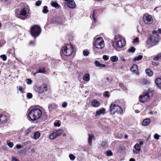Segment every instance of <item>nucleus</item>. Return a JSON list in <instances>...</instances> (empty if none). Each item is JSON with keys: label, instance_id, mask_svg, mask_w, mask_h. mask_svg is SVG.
Segmentation results:
<instances>
[{"label": "nucleus", "instance_id": "35", "mask_svg": "<svg viewBox=\"0 0 161 161\" xmlns=\"http://www.w3.org/2000/svg\"><path fill=\"white\" fill-rule=\"evenodd\" d=\"M7 145L9 146V147L11 148L13 147L14 144L13 143L10 142L9 141H7L6 142Z\"/></svg>", "mask_w": 161, "mask_h": 161}, {"label": "nucleus", "instance_id": "26", "mask_svg": "<svg viewBox=\"0 0 161 161\" xmlns=\"http://www.w3.org/2000/svg\"><path fill=\"white\" fill-rule=\"evenodd\" d=\"M146 73L147 75L148 76H151L153 75V72L150 69H147L146 70Z\"/></svg>", "mask_w": 161, "mask_h": 161}, {"label": "nucleus", "instance_id": "54", "mask_svg": "<svg viewBox=\"0 0 161 161\" xmlns=\"http://www.w3.org/2000/svg\"><path fill=\"white\" fill-rule=\"evenodd\" d=\"M12 161H19V159H17L16 158L14 157H12Z\"/></svg>", "mask_w": 161, "mask_h": 161}, {"label": "nucleus", "instance_id": "5", "mask_svg": "<svg viewBox=\"0 0 161 161\" xmlns=\"http://www.w3.org/2000/svg\"><path fill=\"white\" fill-rule=\"evenodd\" d=\"M114 42L116 46L119 48H122L125 45V39L119 35H117L114 38Z\"/></svg>", "mask_w": 161, "mask_h": 161}, {"label": "nucleus", "instance_id": "49", "mask_svg": "<svg viewBox=\"0 0 161 161\" xmlns=\"http://www.w3.org/2000/svg\"><path fill=\"white\" fill-rule=\"evenodd\" d=\"M27 96L29 98H31L32 97V94L31 93H28Z\"/></svg>", "mask_w": 161, "mask_h": 161}, {"label": "nucleus", "instance_id": "2", "mask_svg": "<svg viewBox=\"0 0 161 161\" xmlns=\"http://www.w3.org/2000/svg\"><path fill=\"white\" fill-rule=\"evenodd\" d=\"M42 112L39 109L35 108L30 110L28 113V116L32 121H35L39 119L41 116Z\"/></svg>", "mask_w": 161, "mask_h": 161}, {"label": "nucleus", "instance_id": "8", "mask_svg": "<svg viewBox=\"0 0 161 161\" xmlns=\"http://www.w3.org/2000/svg\"><path fill=\"white\" fill-rule=\"evenodd\" d=\"M34 89L38 94H41L47 91V86L46 84H43L40 86H35L34 87Z\"/></svg>", "mask_w": 161, "mask_h": 161}, {"label": "nucleus", "instance_id": "53", "mask_svg": "<svg viewBox=\"0 0 161 161\" xmlns=\"http://www.w3.org/2000/svg\"><path fill=\"white\" fill-rule=\"evenodd\" d=\"M107 80L108 82L109 83H111V82H112V81L113 80V79L112 78H107Z\"/></svg>", "mask_w": 161, "mask_h": 161}, {"label": "nucleus", "instance_id": "22", "mask_svg": "<svg viewBox=\"0 0 161 161\" xmlns=\"http://www.w3.org/2000/svg\"><path fill=\"white\" fill-rule=\"evenodd\" d=\"M155 82L158 87L161 89V79L157 78L156 79Z\"/></svg>", "mask_w": 161, "mask_h": 161}, {"label": "nucleus", "instance_id": "44", "mask_svg": "<svg viewBox=\"0 0 161 161\" xmlns=\"http://www.w3.org/2000/svg\"><path fill=\"white\" fill-rule=\"evenodd\" d=\"M26 81L28 84H31L32 81L31 79H26Z\"/></svg>", "mask_w": 161, "mask_h": 161}, {"label": "nucleus", "instance_id": "24", "mask_svg": "<svg viewBox=\"0 0 161 161\" xmlns=\"http://www.w3.org/2000/svg\"><path fill=\"white\" fill-rule=\"evenodd\" d=\"M46 72V71L44 68H41L38 69L37 71L35 73L34 75L38 73H45Z\"/></svg>", "mask_w": 161, "mask_h": 161}, {"label": "nucleus", "instance_id": "15", "mask_svg": "<svg viewBox=\"0 0 161 161\" xmlns=\"http://www.w3.org/2000/svg\"><path fill=\"white\" fill-rule=\"evenodd\" d=\"M130 70L131 72L134 73H135L137 75H138V66L136 64H133L132 67H131Z\"/></svg>", "mask_w": 161, "mask_h": 161}, {"label": "nucleus", "instance_id": "13", "mask_svg": "<svg viewBox=\"0 0 161 161\" xmlns=\"http://www.w3.org/2000/svg\"><path fill=\"white\" fill-rule=\"evenodd\" d=\"M67 3L68 7L70 8H74L75 7V3L73 0H64Z\"/></svg>", "mask_w": 161, "mask_h": 161}, {"label": "nucleus", "instance_id": "32", "mask_svg": "<svg viewBox=\"0 0 161 161\" xmlns=\"http://www.w3.org/2000/svg\"><path fill=\"white\" fill-rule=\"evenodd\" d=\"M51 5L52 6L55 7L56 8H58L59 6L58 4L55 2H52L51 3Z\"/></svg>", "mask_w": 161, "mask_h": 161}, {"label": "nucleus", "instance_id": "27", "mask_svg": "<svg viewBox=\"0 0 161 161\" xmlns=\"http://www.w3.org/2000/svg\"><path fill=\"white\" fill-rule=\"evenodd\" d=\"M110 60L112 62H116L118 60V58L116 56H114L110 58Z\"/></svg>", "mask_w": 161, "mask_h": 161}, {"label": "nucleus", "instance_id": "1", "mask_svg": "<svg viewBox=\"0 0 161 161\" xmlns=\"http://www.w3.org/2000/svg\"><path fill=\"white\" fill-rule=\"evenodd\" d=\"M159 39L160 37L157 31H153L147 39L146 46L149 48L156 45L159 42Z\"/></svg>", "mask_w": 161, "mask_h": 161}, {"label": "nucleus", "instance_id": "56", "mask_svg": "<svg viewBox=\"0 0 161 161\" xmlns=\"http://www.w3.org/2000/svg\"><path fill=\"white\" fill-rule=\"evenodd\" d=\"M152 64L153 65H157L158 64V63L157 62H152Z\"/></svg>", "mask_w": 161, "mask_h": 161}, {"label": "nucleus", "instance_id": "10", "mask_svg": "<svg viewBox=\"0 0 161 161\" xmlns=\"http://www.w3.org/2000/svg\"><path fill=\"white\" fill-rule=\"evenodd\" d=\"M29 8L27 5L25 6L21 10V19L25 20L28 16L27 14L29 13Z\"/></svg>", "mask_w": 161, "mask_h": 161}, {"label": "nucleus", "instance_id": "9", "mask_svg": "<svg viewBox=\"0 0 161 161\" xmlns=\"http://www.w3.org/2000/svg\"><path fill=\"white\" fill-rule=\"evenodd\" d=\"M152 96V93L151 92H145L143 93L142 95L139 97L140 101L142 103H144L149 100L150 96Z\"/></svg>", "mask_w": 161, "mask_h": 161}, {"label": "nucleus", "instance_id": "48", "mask_svg": "<svg viewBox=\"0 0 161 161\" xmlns=\"http://www.w3.org/2000/svg\"><path fill=\"white\" fill-rule=\"evenodd\" d=\"M67 103L66 102H63V103H62V107L63 108H65L67 107Z\"/></svg>", "mask_w": 161, "mask_h": 161}, {"label": "nucleus", "instance_id": "50", "mask_svg": "<svg viewBox=\"0 0 161 161\" xmlns=\"http://www.w3.org/2000/svg\"><path fill=\"white\" fill-rule=\"evenodd\" d=\"M31 131V128H29L27 129V130L25 131V134L26 135H28L29 133H30Z\"/></svg>", "mask_w": 161, "mask_h": 161}, {"label": "nucleus", "instance_id": "42", "mask_svg": "<svg viewBox=\"0 0 161 161\" xmlns=\"http://www.w3.org/2000/svg\"><path fill=\"white\" fill-rule=\"evenodd\" d=\"M15 14L16 17L20 18V12L19 11H16Z\"/></svg>", "mask_w": 161, "mask_h": 161}, {"label": "nucleus", "instance_id": "25", "mask_svg": "<svg viewBox=\"0 0 161 161\" xmlns=\"http://www.w3.org/2000/svg\"><path fill=\"white\" fill-rule=\"evenodd\" d=\"M41 135L40 133L38 131H36L34 133L33 138L35 140H37L39 138Z\"/></svg>", "mask_w": 161, "mask_h": 161}, {"label": "nucleus", "instance_id": "37", "mask_svg": "<svg viewBox=\"0 0 161 161\" xmlns=\"http://www.w3.org/2000/svg\"><path fill=\"white\" fill-rule=\"evenodd\" d=\"M136 49L134 47H132L130 48H129L128 51L129 52H131L132 53H134Z\"/></svg>", "mask_w": 161, "mask_h": 161}, {"label": "nucleus", "instance_id": "47", "mask_svg": "<svg viewBox=\"0 0 161 161\" xmlns=\"http://www.w3.org/2000/svg\"><path fill=\"white\" fill-rule=\"evenodd\" d=\"M160 136L158 135L157 134L155 133L154 136V138L158 140L159 139V137Z\"/></svg>", "mask_w": 161, "mask_h": 161}, {"label": "nucleus", "instance_id": "51", "mask_svg": "<svg viewBox=\"0 0 161 161\" xmlns=\"http://www.w3.org/2000/svg\"><path fill=\"white\" fill-rule=\"evenodd\" d=\"M42 2L40 1H37L36 3V6H40Z\"/></svg>", "mask_w": 161, "mask_h": 161}, {"label": "nucleus", "instance_id": "61", "mask_svg": "<svg viewBox=\"0 0 161 161\" xmlns=\"http://www.w3.org/2000/svg\"><path fill=\"white\" fill-rule=\"evenodd\" d=\"M130 161H135V159L134 158H131L130 159Z\"/></svg>", "mask_w": 161, "mask_h": 161}, {"label": "nucleus", "instance_id": "39", "mask_svg": "<svg viewBox=\"0 0 161 161\" xmlns=\"http://www.w3.org/2000/svg\"><path fill=\"white\" fill-rule=\"evenodd\" d=\"M54 125L55 126L60 127L61 125L59 120H57L54 123Z\"/></svg>", "mask_w": 161, "mask_h": 161}, {"label": "nucleus", "instance_id": "62", "mask_svg": "<svg viewBox=\"0 0 161 161\" xmlns=\"http://www.w3.org/2000/svg\"><path fill=\"white\" fill-rule=\"evenodd\" d=\"M17 91L18 90L20 91V86H17Z\"/></svg>", "mask_w": 161, "mask_h": 161}, {"label": "nucleus", "instance_id": "28", "mask_svg": "<svg viewBox=\"0 0 161 161\" xmlns=\"http://www.w3.org/2000/svg\"><path fill=\"white\" fill-rule=\"evenodd\" d=\"M134 148L138 152L141 150V146L138 144H136L134 146Z\"/></svg>", "mask_w": 161, "mask_h": 161}, {"label": "nucleus", "instance_id": "60", "mask_svg": "<svg viewBox=\"0 0 161 161\" xmlns=\"http://www.w3.org/2000/svg\"><path fill=\"white\" fill-rule=\"evenodd\" d=\"M16 148L17 149H19L20 148V145H17L16 146Z\"/></svg>", "mask_w": 161, "mask_h": 161}, {"label": "nucleus", "instance_id": "7", "mask_svg": "<svg viewBox=\"0 0 161 161\" xmlns=\"http://www.w3.org/2000/svg\"><path fill=\"white\" fill-rule=\"evenodd\" d=\"M41 31V27L39 26L35 25L32 26L31 29V33L35 39L40 34Z\"/></svg>", "mask_w": 161, "mask_h": 161}, {"label": "nucleus", "instance_id": "20", "mask_svg": "<svg viewBox=\"0 0 161 161\" xmlns=\"http://www.w3.org/2000/svg\"><path fill=\"white\" fill-rule=\"evenodd\" d=\"M89 138L88 139V142L90 146H91L92 143V141L95 138L94 135L92 134L88 135Z\"/></svg>", "mask_w": 161, "mask_h": 161}, {"label": "nucleus", "instance_id": "16", "mask_svg": "<svg viewBox=\"0 0 161 161\" xmlns=\"http://www.w3.org/2000/svg\"><path fill=\"white\" fill-rule=\"evenodd\" d=\"M98 15V10H93L92 14V18L95 22H96V17Z\"/></svg>", "mask_w": 161, "mask_h": 161}, {"label": "nucleus", "instance_id": "63", "mask_svg": "<svg viewBox=\"0 0 161 161\" xmlns=\"http://www.w3.org/2000/svg\"><path fill=\"white\" fill-rule=\"evenodd\" d=\"M139 143L140 145H142L143 144V142L142 141H141Z\"/></svg>", "mask_w": 161, "mask_h": 161}, {"label": "nucleus", "instance_id": "55", "mask_svg": "<svg viewBox=\"0 0 161 161\" xmlns=\"http://www.w3.org/2000/svg\"><path fill=\"white\" fill-rule=\"evenodd\" d=\"M139 42V39L138 38L136 37L135 38L134 40V43H136Z\"/></svg>", "mask_w": 161, "mask_h": 161}, {"label": "nucleus", "instance_id": "41", "mask_svg": "<svg viewBox=\"0 0 161 161\" xmlns=\"http://www.w3.org/2000/svg\"><path fill=\"white\" fill-rule=\"evenodd\" d=\"M103 95L104 97H109V92L108 91H105L103 93Z\"/></svg>", "mask_w": 161, "mask_h": 161}, {"label": "nucleus", "instance_id": "6", "mask_svg": "<svg viewBox=\"0 0 161 161\" xmlns=\"http://www.w3.org/2000/svg\"><path fill=\"white\" fill-rule=\"evenodd\" d=\"M74 51L73 46L71 44L65 45L62 47L61 52L66 56H70Z\"/></svg>", "mask_w": 161, "mask_h": 161}, {"label": "nucleus", "instance_id": "29", "mask_svg": "<svg viewBox=\"0 0 161 161\" xmlns=\"http://www.w3.org/2000/svg\"><path fill=\"white\" fill-rule=\"evenodd\" d=\"M143 58V56L141 55H139L136 57H135L133 60L134 61H139L141 60Z\"/></svg>", "mask_w": 161, "mask_h": 161}, {"label": "nucleus", "instance_id": "11", "mask_svg": "<svg viewBox=\"0 0 161 161\" xmlns=\"http://www.w3.org/2000/svg\"><path fill=\"white\" fill-rule=\"evenodd\" d=\"M63 132L62 130L58 129L54 130L50 134L49 138L51 140H53L56 137L61 135Z\"/></svg>", "mask_w": 161, "mask_h": 161}, {"label": "nucleus", "instance_id": "64", "mask_svg": "<svg viewBox=\"0 0 161 161\" xmlns=\"http://www.w3.org/2000/svg\"><path fill=\"white\" fill-rule=\"evenodd\" d=\"M128 137V136L127 135H126L125 136V138H126Z\"/></svg>", "mask_w": 161, "mask_h": 161}, {"label": "nucleus", "instance_id": "21", "mask_svg": "<svg viewBox=\"0 0 161 161\" xmlns=\"http://www.w3.org/2000/svg\"><path fill=\"white\" fill-rule=\"evenodd\" d=\"M57 108V105L54 103L49 104L48 106V108L50 111H52Z\"/></svg>", "mask_w": 161, "mask_h": 161}, {"label": "nucleus", "instance_id": "38", "mask_svg": "<svg viewBox=\"0 0 161 161\" xmlns=\"http://www.w3.org/2000/svg\"><path fill=\"white\" fill-rule=\"evenodd\" d=\"M89 53V52L87 49L83 51V55L85 56H87Z\"/></svg>", "mask_w": 161, "mask_h": 161}, {"label": "nucleus", "instance_id": "17", "mask_svg": "<svg viewBox=\"0 0 161 161\" xmlns=\"http://www.w3.org/2000/svg\"><path fill=\"white\" fill-rule=\"evenodd\" d=\"M151 122L149 119L147 118L144 120L142 122V125L143 126H147Z\"/></svg>", "mask_w": 161, "mask_h": 161}, {"label": "nucleus", "instance_id": "46", "mask_svg": "<svg viewBox=\"0 0 161 161\" xmlns=\"http://www.w3.org/2000/svg\"><path fill=\"white\" fill-rule=\"evenodd\" d=\"M109 56L106 55H104L103 57V59L105 60H108L109 59Z\"/></svg>", "mask_w": 161, "mask_h": 161}, {"label": "nucleus", "instance_id": "59", "mask_svg": "<svg viewBox=\"0 0 161 161\" xmlns=\"http://www.w3.org/2000/svg\"><path fill=\"white\" fill-rule=\"evenodd\" d=\"M121 61H122L124 62H125V60L124 57H121Z\"/></svg>", "mask_w": 161, "mask_h": 161}, {"label": "nucleus", "instance_id": "43", "mask_svg": "<svg viewBox=\"0 0 161 161\" xmlns=\"http://www.w3.org/2000/svg\"><path fill=\"white\" fill-rule=\"evenodd\" d=\"M0 57L3 61H5L7 59L6 56L5 55L3 54L1 55Z\"/></svg>", "mask_w": 161, "mask_h": 161}, {"label": "nucleus", "instance_id": "19", "mask_svg": "<svg viewBox=\"0 0 161 161\" xmlns=\"http://www.w3.org/2000/svg\"><path fill=\"white\" fill-rule=\"evenodd\" d=\"M92 106L94 107H97L100 105L99 102L96 100H94L92 102Z\"/></svg>", "mask_w": 161, "mask_h": 161}, {"label": "nucleus", "instance_id": "12", "mask_svg": "<svg viewBox=\"0 0 161 161\" xmlns=\"http://www.w3.org/2000/svg\"><path fill=\"white\" fill-rule=\"evenodd\" d=\"M144 22L147 24H150L153 22V19L151 16L148 14H145L143 18Z\"/></svg>", "mask_w": 161, "mask_h": 161}, {"label": "nucleus", "instance_id": "23", "mask_svg": "<svg viewBox=\"0 0 161 161\" xmlns=\"http://www.w3.org/2000/svg\"><path fill=\"white\" fill-rule=\"evenodd\" d=\"M83 79L86 81H88L90 80V75L89 74H86L83 76Z\"/></svg>", "mask_w": 161, "mask_h": 161}, {"label": "nucleus", "instance_id": "36", "mask_svg": "<svg viewBox=\"0 0 161 161\" xmlns=\"http://www.w3.org/2000/svg\"><path fill=\"white\" fill-rule=\"evenodd\" d=\"M106 154L108 156H110L113 155V153L111 151L108 150L106 152Z\"/></svg>", "mask_w": 161, "mask_h": 161}, {"label": "nucleus", "instance_id": "14", "mask_svg": "<svg viewBox=\"0 0 161 161\" xmlns=\"http://www.w3.org/2000/svg\"><path fill=\"white\" fill-rule=\"evenodd\" d=\"M8 118L4 114H0V124H4L7 121Z\"/></svg>", "mask_w": 161, "mask_h": 161}, {"label": "nucleus", "instance_id": "3", "mask_svg": "<svg viewBox=\"0 0 161 161\" xmlns=\"http://www.w3.org/2000/svg\"><path fill=\"white\" fill-rule=\"evenodd\" d=\"M94 47H93L95 53L97 52V49H103L104 46V42L102 38H98L93 44Z\"/></svg>", "mask_w": 161, "mask_h": 161}, {"label": "nucleus", "instance_id": "31", "mask_svg": "<svg viewBox=\"0 0 161 161\" xmlns=\"http://www.w3.org/2000/svg\"><path fill=\"white\" fill-rule=\"evenodd\" d=\"M149 81L147 79H143L141 82V83L143 85H146L149 84Z\"/></svg>", "mask_w": 161, "mask_h": 161}, {"label": "nucleus", "instance_id": "57", "mask_svg": "<svg viewBox=\"0 0 161 161\" xmlns=\"http://www.w3.org/2000/svg\"><path fill=\"white\" fill-rule=\"evenodd\" d=\"M106 65L104 64H100V65L99 67L101 68H104L106 67Z\"/></svg>", "mask_w": 161, "mask_h": 161}, {"label": "nucleus", "instance_id": "34", "mask_svg": "<svg viewBox=\"0 0 161 161\" xmlns=\"http://www.w3.org/2000/svg\"><path fill=\"white\" fill-rule=\"evenodd\" d=\"M47 8V7L46 6H45L43 8L42 10V12L44 14H46L48 12L49 10Z\"/></svg>", "mask_w": 161, "mask_h": 161}, {"label": "nucleus", "instance_id": "58", "mask_svg": "<svg viewBox=\"0 0 161 161\" xmlns=\"http://www.w3.org/2000/svg\"><path fill=\"white\" fill-rule=\"evenodd\" d=\"M157 33L158 34V35H159V34H161V30L159 29L157 31Z\"/></svg>", "mask_w": 161, "mask_h": 161}, {"label": "nucleus", "instance_id": "4", "mask_svg": "<svg viewBox=\"0 0 161 161\" xmlns=\"http://www.w3.org/2000/svg\"><path fill=\"white\" fill-rule=\"evenodd\" d=\"M109 111L111 114L113 115L116 113L120 114H123V110L121 108L113 103L110 104Z\"/></svg>", "mask_w": 161, "mask_h": 161}, {"label": "nucleus", "instance_id": "33", "mask_svg": "<svg viewBox=\"0 0 161 161\" xmlns=\"http://www.w3.org/2000/svg\"><path fill=\"white\" fill-rule=\"evenodd\" d=\"M101 146L104 148H105L107 147V142L104 140L101 143Z\"/></svg>", "mask_w": 161, "mask_h": 161}, {"label": "nucleus", "instance_id": "30", "mask_svg": "<svg viewBox=\"0 0 161 161\" xmlns=\"http://www.w3.org/2000/svg\"><path fill=\"white\" fill-rule=\"evenodd\" d=\"M153 60L155 61H158L159 59H161V53L158 54L153 58Z\"/></svg>", "mask_w": 161, "mask_h": 161}, {"label": "nucleus", "instance_id": "18", "mask_svg": "<svg viewBox=\"0 0 161 161\" xmlns=\"http://www.w3.org/2000/svg\"><path fill=\"white\" fill-rule=\"evenodd\" d=\"M105 109L104 108H102L99 110L97 111L96 114V116H99L102 114H103L105 113Z\"/></svg>", "mask_w": 161, "mask_h": 161}, {"label": "nucleus", "instance_id": "52", "mask_svg": "<svg viewBox=\"0 0 161 161\" xmlns=\"http://www.w3.org/2000/svg\"><path fill=\"white\" fill-rule=\"evenodd\" d=\"M95 64L96 66L99 67L100 64H101L98 61H96L95 62Z\"/></svg>", "mask_w": 161, "mask_h": 161}, {"label": "nucleus", "instance_id": "40", "mask_svg": "<svg viewBox=\"0 0 161 161\" xmlns=\"http://www.w3.org/2000/svg\"><path fill=\"white\" fill-rule=\"evenodd\" d=\"M69 157L70 159L72 160H74L75 158V157L72 154L69 155Z\"/></svg>", "mask_w": 161, "mask_h": 161}, {"label": "nucleus", "instance_id": "45", "mask_svg": "<svg viewBox=\"0 0 161 161\" xmlns=\"http://www.w3.org/2000/svg\"><path fill=\"white\" fill-rule=\"evenodd\" d=\"M36 44L35 41H31L29 43V45L30 46H34Z\"/></svg>", "mask_w": 161, "mask_h": 161}]
</instances>
